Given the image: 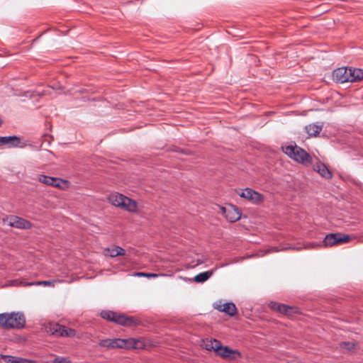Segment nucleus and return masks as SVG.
I'll use <instances>...</instances> for the list:
<instances>
[{"mask_svg":"<svg viewBox=\"0 0 363 363\" xmlns=\"http://www.w3.org/2000/svg\"><path fill=\"white\" fill-rule=\"evenodd\" d=\"M204 347L206 350H213V340H206L204 342Z\"/></svg>","mask_w":363,"mask_h":363,"instance_id":"c85d7f7f","label":"nucleus"},{"mask_svg":"<svg viewBox=\"0 0 363 363\" xmlns=\"http://www.w3.org/2000/svg\"><path fill=\"white\" fill-rule=\"evenodd\" d=\"M121 341H123V343H120L121 349H127L130 350L132 348H137L138 341L133 338L129 339H121Z\"/></svg>","mask_w":363,"mask_h":363,"instance_id":"412c9836","label":"nucleus"},{"mask_svg":"<svg viewBox=\"0 0 363 363\" xmlns=\"http://www.w3.org/2000/svg\"><path fill=\"white\" fill-rule=\"evenodd\" d=\"M313 169L315 171L318 172L321 175V177H323L325 179H330L333 177L331 172L323 163H317L316 164L314 165Z\"/></svg>","mask_w":363,"mask_h":363,"instance_id":"f3484780","label":"nucleus"},{"mask_svg":"<svg viewBox=\"0 0 363 363\" xmlns=\"http://www.w3.org/2000/svg\"><path fill=\"white\" fill-rule=\"evenodd\" d=\"M350 67H340L333 72V79L337 83L348 82Z\"/></svg>","mask_w":363,"mask_h":363,"instance_id":"9d476101","label":"nucleus"},{"mask_svg":"<svg viewBox=\"0 0 363 363\" xmlns=\"http://www.w3.org/2000/svg\"><path fill=\"white\" fill-rule=\"evenodd\" d=\"M17 357L10 355H1L0 357V363H15Z\"/></svg>","mask_w":363,"mask_h":363,"instance_id":"5701e85b","label":"nucleus"},{"mask_svg":"<svg viewBox=\"0 0 363 363\" xmlns=\"http://www.w3.org/2000/svg\"><path fill=\"white\" fill-rule=\"evenodd\" d=\"M350 236L346 234L340 233H329L325 235L322 245L324 247H332L342 243H347L350 242Z\"/></svg>","mask_w":363,"mask_h":363,"instance_id":"39448f33","label":"nucleus"},{"mask_svg":"<svg viewBox=\"0 0 363 363\" xmlns=\"http://www.w3.org/2000/svg\"><path fill=\"white\" fill-rule=\"evenodd\" d=\"M214 308L220 312H223L230 316H233L237 313V308L232 302L225 303L223 304H214Z\"/></svg>","mask_w":363,"mask_h":363,"instance_id":"f8f14e48","label":"nucleus"},{"mask_svg":"<svg viewBox=\"0 0 363 363\" xmlns=\"http://www.w3.org/2000/svg\"><path fill=\"white\" fill-rule=\"evenodd\" d=\"M158 275L157 274H152V273L145 274V277H156Z\"/></svg>","mask_w":363,"mask_h":363,"instance_id":"2f4dec72","label":"nucleus"},{"mask_svg":"<svg viewBox=\"0 0 363 363\" xmlns=\"http://www.w3.org/2000/svg\"><path fill=\"white\" fill-rule=\"evenodd\" d=\"M25 317L21 313H4L0 314V325L4 329H20L24 327Z\"/></svg>","mask_w":363,"mask_h":363,"instance_id":"f03ea898","label":"nucleus"},{"mask_svg":"<svg viewBox=\"0 0 363 363\" xmlns=\"http://www.w3.org/2000/svg\"><path fill=\"white\" fill-rule=\"evenodd\" d=\"M31 285H44V286H50L52 285V282L50 281H41L37 282H28L25 284V286H31Z\"/></svg>","mask_w":363,"mask_h":363,"instance_id":"a878e982","label":"nucleus"},{"mask_svg":"<svg viewBox=\"0 0 363 363\" xmlns=\"http://www.w3.org/2000/svg\"><path fill=\"white\" fill-rule=\"evenodd\" d=\"M105 255L111 257H116L117 256H123L125 255V250L119 246H114L112 248H106L105 250Z\"/></svg>","mask_w":363,"mask_h":363,"instance_id":"aec40b11","label":"nucleus"},{"mask_svg":"<svg viewBox=\"0 0 363 363\" xmlns=\"http://www.w3.org/2000/svg\"><path fill=\"white\" fill-rule=\"evenodd\" d=\"M21 144V138L17 136L0 137V145H7L9 147H15Z\"/></svg>","mask_w":363,"mask_h":363,"instance_id":"ddd939ff","label":"nucleus"},{"mask_svg":"<svg viewBox=\"0 0 363 363\" xmlns=\"http://www.w3.org/2000/svg\"><path fill=\"white\" fill-rule=\"evenodd\" d=\"M284 152L291 159L299 163L307 164L311 162V157L310 155L296 145L286 146L284 148Z\"/></svg>","mask_w":363,"mask_h":363,"instance_id":"7ed1b4c3","label":"nucleus"},{"mask_svg":"<svg viewBox=\"0 0 363 363\" xmlns=\"http://www.w3.org/2000/svg\"><path fill=\"white\" fill-rule=\"evenodd\" d=\"M101 316L104 319L125 327H132L139 324V320L135 318L112 311H102L101 312Z\"/></svg>","mask_w":363,"mask_h":363,"instance_id":"f257e3e1","label":"nucleus"},{"mask_svg":"<svg viewBox=\"0 0 363 363\" xmlns=\"http://www.w3.org/2000/svg\"><path fill=\"white\" fill-rule=\"evenodd\" d=\"M289 249L301 250L302 249V247H301L289 246V247H284V248L281 249V250H289ZM279 251H280V249H279L278 247H272L270 250H268L267 252L269 253V252H279Z\"/></svg>","mask_w":363,"mask_h":363,"instance_id":"393cba45","label":"nucleus"},{"mask_svg":"<svg viewBox=\"0 0 363 363\" xmlns=\"http://www.w3.org/2000/svg\"><path fill=\"white\" fill-rule=\"evenodd\" d=\"M120 343H123V341H121V338L105 339L101 340L99 342V345L108 349H116L120 348Z\"/></svg>","mask_w":363,"mask_h":363,"instance_id":"4468645a","label":"nucleus"},{"mask_svg":"<svg viewBox=\"0 0 363 363\" xmlns=\"http://www.w3.org/2000/svg\"><path fill=\"white\" fill-rule=\"evenodd\" d=\"M15 363H34V362L33 361H30V360H28L26 359L17 357Z\"/></svg>","mask_w":363,"mask_h":363,"instance_id":"c756f323","label":"nucleus"},{"mask_svg":"<svg viewBox=\"0 0 363 363\" xmlns=\"http://www.w3.org/2000/svg\"><path fill=\"white\" fill-rule=\"evenodd\" d=\"M39 182H40L43 184L55 186V187H60V183L63 181L55 177H52L46 175H40L38 177Z\"/></svg>","mask_w":363,"mask_h":363,"instance_id":"dca6fc26","label":"nucleus"},{"mask_svg":"<svg viewBox=\"0 0 363 363\" xmlns=\"http://www.w3.org/2000/svg\"><path fill=\"white\" fill-rule=\"evenodd\" d=\"M213 274V272L207 271L204 272L199 273L196 276L194 277V280L197 283H203L207 281L211 276Z\"/></svg>","mask_w":363,"mask_h":363,"instance_id":"4be33fe9","label":"nucleus"},{"mask_svg":"<svg viewBox=\"0 0 363 363\" xmlns=\"http://www.w3.org/2000/svg\"><path fill=\"white\" fill-rule=\"evenodd\" d=\"M213 340V351L216 352H219L221 347H223L221 345V342L219 340H217L216 339L212 340Z\"/></svg>","mask_w":363,"mask_h":363,"instance_id":"cd10ccee","label":"nucleus"},{"mask_svg":"<svg viewBox=\"0 0 363 363\" xmlns=\"http://www.w3.org/2000/svg\"><path fill=\"white\" fill-rule=\"evenodd\" d=\"M145 274H146V273H143V272H138L135 274V275L138 276V277H145Z\"/></svg>","mask_w":363,"mask_h":363,"instance_id":"473e14b6","label":"nucleus"},{"mask_svg":"<svg viewBox=\"0 0 363 363\" xmlns=\"http://www.w3.org/2000/svg\"><path fill=\"white\" fill-rule=\"evenodd\" d=\"M239 195L255 204H258L264 200L262 194L250 188L245 189Z\"/></svg>","mask_w":363,"mask_h":363,"instance_id":"1a4fd4ad","label":"nucleus"},{"mask_svg":"<svg viewBox=\"0 0 363 363\" xmlns=\"http://www.w3.org/2000/svg\"><path fill=\"white\" fill-rule=\"evenodd\" d=\"M340 345L342 349L352 351L354 349L355 344L353 342H342Z\"/></svg>","mask_w":363,"mask_h":363,"instance_id":"b1692460","label":"nucleus"},{"mask_svg":"<svg viewBox=\"0 0 363 363\" xmlns=\"http://www.w3.org/2000/svg\"><path fill=\"white\" fill-rule=\"evenodd\" d=\"M323 128V123L317 122L315 123L309 124L305 127L306 133L310 136H317Z\"/></svg>","mask_w":363,"mask_h":363,"instance_id":"a211bd4d","label":"nucleus"},{"mask_svg":"<svg viewBox=\"0 0 363 363\" xmlns=\"http://www.w3.org/2000/svg\"><path fill=\"white\" fill-rule=\"evenodd\" d=\"M224 359H236L240 357V352L238 350H233L228 346H223L216 354Z\"/></svg>","mask_w":363,"mask_h":363,"instance_id":"9b49d317","label":"nucleus"},{"mask_svg":"<svg viewBox=\"0 0 363 363\" xmlns=\"http://www.w3.org/2000/svg\"><path fill=\"white\" fill-rule=\"evenodd\" d=\"M220 210L222 214L231 223L238 220L241 217L239 208L233 205H230L228 207H221Z\"/></svg>","mask_w":363,"mask_h":363,"instance_id":"6e6552de","label":"nucleus"},{"mask_svg":"<svg viewBox=\"0 0 363 363\" xmlns=\"http://www.w3.org/2000/svg\"><path fill=\"white\" fill-rule=\"evenodd\" d=\"M50 333L55 337H73L76 335V331L72 328H67L65 325L54 323L49 328Z\"/></svg>","mask_w":363,"mask_h":363,"instance_id":"423d86ee","label":"nucleus"},{"mask_svg":"<svg viewBox=\"0 0 363 363\" xmlns=\"http://www.w3.org/2000/svg\"><path fill=\"white\" fill-rule=\"evenodd\" d=\"M350 82H358L363 79V70L361 69L350 67Z\"/></svg>","mask_w":363,"mask_h":363,"instance_id":"6ab92c4d","label":"nucleus"},{"mask_svg":"<svg viewBox=\"0 0 363 363\" xmlns=\"http://www.w3.org/2000/svg\"><path fill=\"white\" fill-rule=\"evenodd\" d=\"M321 245V244H318L317 242H311L308 245L306 246L305 247L306 248H314L317 246H320Z\"/></svg>","mask_w":363,"mask_h":363,"instance_id":"7c9ffc66","label":"nucleus"},{"mask_svg":"<svg viewBox=\"0 0 363 363\" xmlns=\"http://www.w3.org/2000/svg\"><path fill=\"white\" fill-rule=\"evenodd\" d=\"M108 201L115 206L121 207L130 212L135 211L137 208V203L135 201L121 194H111L108 196Z\"/></svg>","mask_w":363,"mask_h":363,"instance_id":"20e7f679","label":"nucleus"},{"mask_svg":"<svg viewBox=\"0 0 363 363\" xmlns=\"http://www.w3.org/2000/svg\"><path fill=\"white\" fill-rule=\"evenodd\" d=\"M270 307L274 310H276L281 313H284V314H286L288 315H289L292 313H294V310H295L294 308L290 307L285 304L279 303L277 302H272L270 303Z\"/></svg>","mask_w":363,"mask_h":363,"instance_id":"2eb2a0df","label":"nucleus"},{"mask_svg":"<svg viewBox=\"0 0 363 363\" xmlns=\"http://www.w3.org/2000/svg\"><path fill=\"white\" fill-rule=\"evenodd\" d=\"M2 221L4 225L21 229H28L31 227V223L29 221L16 216H6L3 218Z\"/></svg>","mask_w":363,"mask_h":363,"instance_id":"0eeeda50","label":"nucleus"},{"mask_svg":"<svg viewBox=\"0 0 363 363\" xmlns=\"http://www.w3.org/2000/svg\"><path fill=\"white\" fill-rule=\"evenodd\" d=\"M53 363H72L70 359L67 357H55L53 361Z\"/></svg>","mask_w":363,"mask_h":363,"instance_id":"bb28decb","label":"nucleus"}]
</instances>
